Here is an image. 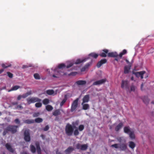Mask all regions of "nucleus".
I'll use <instances>...</instances> for the list:
<instances>
[{"label": "nucleus", "mask_w": 154, "mask_h": 154, "mask_svg": "<svg viewBox=\"0 0 154 154\" xmlns=\"http://www.w3.org/2000/svg\"><path fill=\"white\" fill-rule=\"evenodd\" d=\"M18 104V102H14L12 103L13 105H17Z\"/></svg>", "instance_id": "59"}, {"label": "nucleus", "mask_w": 154, "mask_h": 154, "mask_svg": "<svg viewBox=\"0 0 154 154\" xmlns=\"http://www.w3.org/2000/svg\"><path fill=\"white\" fill-rule=\"evenodd\" d=\"M135 90V88L134 86L132 85L131 87V91H134Z\"/></svg>", "instance_id": "54"}, {"label": "nucleus", "mask_w": 154, "mask_h": 154, "mask_svg": "<svg viewBox=\"0 0 154 154\" xmlns=\"http://www.w3.org/2000/svg\"><path fill=\"white\" fill-rule=\"evenodd\" d=\"M24 139L26 142H29L31 140L29 132L28 131H25L24 132Z\"/></svg>", "instance_id": "10"}, {"label": "nucleus", "mask_w": 154, "mask_h": 154, "mask_svg": "<svg viewBox=\"0 0 154 154\" xmlns=\"http://www.w3.org/2000/svg\"><path fill=\"white\" fill-rule=\"evenodd\" d=\"M34 77L35 79H40V77L39 75L37 73H35L34 75Z\"/></svg>", "instance_id": "44"}, {"label": "nucleus", "mask_w": 154, "mask_h": 154, "mask_svg": "<svg viewBox=\"0 0 154 154\" xmlns=\"http://www.w3.org/2000/svg\"><path fill=\"white\" fill-rule=\"evenodd\" d=\"M133 74L135 75L136 76L137 78H139L140 77L141 79L143 78V75L145 74V78H146L148 76V74L146 73V72L145 71H143L140 72H135L134 71L132 72Z\"/></svg>", "instance_id": "4"}, {"label": "nucleus", "mask_w": 154, "mask_h": 154, "mask_svg": "<svg viewBox=\"0 0 154 154\" xmlns=\"http://www.w3.org/2000/svg\"><path fill=\"white\" fill-rule=\"evenodd\" d=\"M87 59V58H85L82 60H81L80 59H78L76 60L74 63L76 64H77L85 62L86 61Z\"/></svg>", "instance_id": "18"}, {"label": "nucleus", "mask_w": 154, "mask_h": 154, "mask_svg": "<svg viewBox=\"0 0 154 154\" xmlns=\"http://www.w3.org/2000/svg\"><path fill=\"white\" fill-rule=\"evenodd\" d=\"M143 102L146 104H148L149 101V100L148 98V97L146 96H145L143 97Z\"/></svg>", "instance_id": "34"}, {"label": "nucleus", "mask_w": 154, "mask_h": 154, "mask_svg": "<svg viewBox=\"0 0 154 154\" xmlns=\"http://www.w3.org/2000/svg\"><path fill=\"white\" fill-rule=\"evenodd\" d=\"M35 106L36 107H40L42 106V103L40 102H38L35 104Z\"/></svg>", "instance_id": "48"}, {"label": "nucleus", "mask_w": 154, "mask_h": 154, "mask_svg": "<svg viewBox=\"0 0 154 154\" xmlns=\"http://www.w3.org/2000/svg\"><path fill=\"white\" fill-rule=\"evenodd\" d=\"M42 100L37 97H32L26 99V101L28 104L36 102H40Z\"/></svg>", "instance_id": "5"}, {"label": "nucleus", "mask_w": 154, "mask_h": 154, "mask_svg": "<svg viewBox=\"0 0 154 154\" xmlns=\"http://www.w3.org/2000/svg\"><path fill=\"white\" fill-rule=\"evenodd\" d=\"M84 128V126L83 125H79L78 128V130L80 131H82L83 130Z\"/></svg>", "instance_id": "45"}, {"label": "nucleus", "mask_w": 154, "mask_h": 154, "mask_svg": "<svg viewBox=\"0 0 154 154\" xmlns=\"http://www.w3.org/2000/svg\"><path fill=\"white\" fill-rule=\"evenodd\" d=\"M49 128L48 125H47L45 126V128L43 129V130L45 131H46L48 130Z\"/></svg>", "instance_id": "52"}, {"label": "nucleus", "mask_w": 154, "mask_h": 154, "mask_svg": "<svg viewBox=\"0 0 154 154\" xmlns=\"http://www.w3.org/2000/svg\"><path fill=\"white\" fill-rule=\"evenodd\" d=\"M21 87L18 85H15L13 86L11 89L9 91H16L19 88H20Z\"/></svg>", "instance_id": "30"}, {"label": "nucleus", "mask_w": 154, "mask_h": 154, "mask_svg": "<svg viewBox=\"0 0 154 154\" xmlns=\"http://www.w3.org/2000/svg\"><path fill=\"white\" fill-rule=\"evenodd\" d=\"M118 141L120 143H123L124 141H126L124 139H123L122 137H118L117 139Z\"/></svg>", "instance_id": "42"}, {"label": "nucleus", "mask_w": 154, "mask_h": 154, "mask_svg": "<svg viewBox=\"0 0 154 154\" xmlns=\"http://www.w3.org/2000/svg\"><path fill=\"white\" fill-rule=\"evenodd\" d=\"M74 148L72 147L69 146L65 150V152L66 153H70L74 150Z\"/></svg>", "instance_id": "23"}, {"label": "nucleus", "mask_w": 154, "mask_h": 154, "mask_svg": "<svg viewBox=\"0 0 154 154\" xmlns=\"http://www.w3.org/2000/svg\"><path fill=\"white\" fill-rule=\"evenodd\" d=\"M77 74V72H71L68 75H72V76H75Z\"/></svg>", "instance_id": "51"}, {"label": "nucleus", "mask_w": 154, "mask_h": 154, "mask_svg": "<svg viewBox=\"0 0 154 154\" xmlns=\"http://www.w3.org/2000/svg\"><path fill=\"white\" fill-rule=\"evenodd\" d=\"M65 67V64L61 63L58 65V68H56L54 69V71L56 74V75L54 74L52 76L54 78L58 77V76L63 75H65V73L60 71V69H61Z\"/></svg>", "instance_id": "1"}, {"label": "nucleus", "mask_w": 154, "mask_h": 154, "mask_svg": "<svg viewBox=\"0 0 154 154\" xmlns=\"http://www.w3.org/2000/svg\"><path fill=\"white\" fill-rule=\"evenodd\" d=\"M75 83L78 85H85L86 82L85 81L80 80L77 81Z\"/></svg>", "instance_id": "21"}, {"label": "nucleus", "mask_w": 154, "mask_h": 154, "mask_svg": "<svg viewBox=\"0 0 154 154\" xmlns=\"http://www.w3.org/2000/svg\"><path fill=\"white\" fill-rule=\"evenodd\" d=\"M60 112L59 109L56 110L53 112V115L55 116H57L60 115Z\"/></svg>", "instance_id": "29"}, {"label": "nucleus", "mask_w": 154, "mask_h": 154, "mask_svg": "<svg viewBox=\"0 0 154 154\" xmlns=\"http://www.w3.org/2000/svg\"><path fill=\"white\" fill-rule=\"evenodd\" d=\"M8 129L12 134H14L17 131V128H18V126L14 125H10L8 126Z\"/></svg>", "instance_id": "8"}, {"label": "nucleus", "mask_w": 154, "mask_h": 154, "mask_svg": "<svg viewBox=\"0 0 154 154\" xmlns=\"http://www.w3.org/2000/svg\"><path fill=\"white\" fill-rule=\"evenodd\" d=\"M30 147L31 152L33 153H35L36 152V149L34 146L31 145L30 146Z\"/></svg>", "instance_id": "37"}, {"label": "nucleus", "mask_w": 154, "mask_h": 154, "mask_svg": "<svg viewBox=\"0 0 154 154\" xmlns=\"http://www.w3.org/2000/svg\"><path fill=\"white\" fill-rule=\"evenodd\" d=\"M79 121H76L75 122H73L72 123V126L74 128H76V126H78L79 125Z\"/></svg>", "instance_id": "31"}, {"label": "nucleus", "mask_w": 154, "mask_h": 154, "mask_svg": "<svg viewBox=\"0 0 154 154\" xmlns=\"http://www.w3.org/2000/svg\"><path fill=\"white\" fill-rule=\"evenodd\" d=\"M106 79H103L94 82L93 84V85H97L102 84L106 82Z\"/></svg>", "instance_id": "12"}, {"label": "nucleus", "mask_w": 154, "mask_h": 154, "mask_svg": "<svg viewBox=\"0 0 154 154\" xmlns=\"http://www.w3.org/2000/svg\"><path fill=\"white\" fill-rule=\"evenodd\" d=\"M32 66L31 65H29V66L28 65H23V68H26L29 67H32Z\"/></svg>", "instance_id": "55"}, {"label": "nucleus", "mask_w": 154, "mask_h": 154, "mask_svg": "<svg viewBox=\"0 0 154 154\" xmlns=\"http://www.w3.org/2000/svg\"><path fill=\"white\" fill-rule=\"evenodd\" d=\"M88 55L89 56L92 58L96 59L99 55V54L94 52H92L89 54Z\"/></svg>", "instance_id": "22"}, {"label": "nucleus", "mask_w": 154, "mask_h": 154, "mask_svg": "<svg viewBox=\"0 0 154 154\" xmlns=\"http://www.w3.org/2000/svg\"><path fill=\"white\" fill-rule=\"evenodd\" d=\"M40 136L43 139H45V136L44 135L42 134Z\"/></svg>", "instance_id": "58"}, {"label": "nucleus", "mask_w": 154, "mask_h": 154, "mask_svg": "<svg viewBox=\"0 0 154 154\" xmlns=\"http://www.w3.org/2000/svg\"><path fill=\"white\" fill-rule=\"evenodd\" d=\"M102 52L99 54L100 57H106L107 56V54H108L109 51L107 49H103L102 50Z\"/></svg>", "instance_id": "14"}, {"label": "nucleus", "mask_w": 154, "mask_h": 154, "mask_svg": "<svg viewBox=\"0 0 154 154\" xmlns=\"http://www.w3.org/2000/svg\"><path fill=\"white\" fill-rule=\"evenodd\" d=\"M106 62L107 60L106 59L101 60L97 63V67L100 68L102 65L106 63Z\"/></svg>", "instance_id": "15"}, {"label": "nucleus", "mask_w": 154, "mask_h": 154, "mask_svg": "<svg viewBox=\"0 0 154 154\" xmlns=\"http://www.w3.org/2000/svg\"><path fill=\"white\" fill-rule=\"evenodd\" d=\"M46 92L49 95H52L54 93V91L53 90H48L46 91Z\"/></svg>", "instance_id": "35"}, {"label": "nucleus", "mask_w": 154, "mask_h": 154, "mask_svg": "<svg viewBox=\"0 0 154 154\" xmlns=\"http://www.w3.org/2000/svg\"><path fill=\"white\" fill-rule=\"evenodd\" d=\"M17 109L20 108V109H22L23 108V107L20 105H17Z\"/></svg>", "instance_id": "57"}, {"label": "nucleus", "mask_w": 154, "mask_h": 154, "mask_svg": "<svg viewBox=\"0 0 154 154\" xmlns=\"http://www.w3.org/2000/svg\"><path fill=\"white\" fill-rule=\"evenodd\" d=\"M46 109L48 111H51L53 109L52 106L50 105H48L46 106Z\"/></svg>", "instance_id": "40"}, {"label": "nucleus", "mask_w": 154, "mask_h": 154, "mask_svg": "<svg viewBox=\"0 0 154 154\" xmlns=\"http://www.w3.org/2000/svg\"><path fill=\"white\" fill-rule=\"evenodd\" d=\"M123 124L122 122H120L116 127L115 130L116 131H118L123 126Z\"/></svg>", "instance_id": "20"}, {"label": "nucleus", "mask_w": 154, "mask_h": 154, "mask_svg": "<svg viewBox=\"0 0 154 154\" xmlns=\"http://www.w3.org/2000/svg\"><path fill=\"white\" fill-rule=\"evenodd\" d=\"M14 122L16 124H19L20 123V121L18 119H16L14 120Z\"/></svg>", "instance_id": "53"}, {"label": "nucleus", "mask_w": 154, "mask_h": 154, "mask_svg": "<svg viewBox=\"0 0 154 154\" xmlns=\"http://www.w3.org/2000/svg\"><path fill=\"white\" fill-rule=\"evenodd\" d=\"M136 145L135 143L132 141H130L129 143V146L131 149H133L135 147Z\"/></svg>", "instance_id": "26"}, {"label": "nucleus", "mask_w": 154, "mask_h": 154, "mask_svg": "<svg viewBox=\"0 0 154 154\" xmlns=\"http://www.w3.org/2000/svg\"><path fill=\"white\" fill-rule=\"evenodd\" d=\"M73 64L72 63H70L68 65H67L66 66V67L67 68H68L72 66L73 65Z\"/></svg>", "instance_id": "56"}, {"label": "nucleus", "mask_w": 154, "mask_h": 154, "mask_svg": "<svg viewBox=\"0 0 154 154\" xmlns=\"http://www.w3.org/2000/svg\"><path fill=\"white\" fill-rule=\"evenodd\" d=\"M40 115L39 112H35L33 114V116L34 117H37L39 116Z\"/></svg>", "instance_id": "49"}, {"label": "nucleus", "mask_w": 154, "mask_h": 154, "mask_svg": "<svg viewBox=\"0 0 154 154\" xmlns=\"http://www.w3.org/2000/svg\"><path fill=\"white\" fill-rule=\"evenodd\" d=\"M131 80L132 81H133L134 80V77L133 76H132L131 77Z\"/></svg>", "instance_id": "62"}, {"label": "nucleus", "mask_w": 154, "mask_h": 154, "mask_svg": "<svg viewBox=\"0 0 154 154\" xmlns=\"http://www.w3.org/2000/svg\"><path fill=\"white\" fill-rule=\"evenodd\" d=\"M89 100V95H85L82 99V105L83 104L87 103L88 102Z\"/></svg>", "instance_id": "16"}, {"label": "nucleus", "mask_w": 154, "mask_h": 154, "mask_svg": "<svg viewBox=\"0 0 154 154\" xmlns=\"http://www.w3.org/2000/svg\"><path fill=\"white\" fill-rule=\"evenodd\" d=\"M88 146L87 144H81L79 143L77 144L76 146L77 149L82 151L86 150L88 149Z\"/></svg>", "instance_id": "7"}, {"label": "nucleus", "mask_w": 154, "mask_h": 154, "mask_svg": "<svg viewBox=\"0 0 154 154\" xmlns=\"http://www.w3.org/2000/svg\"><path fill=\"white\" fill-rule=\"evenodd\" d=\"M90 66L89 63L86 64L81 69V72L85 71L86 69H88Z\"/></svg>", "instance_id": "27"}, {"label": "nucleus", "mask_w": 154, "mask_h": 154, "mask_svg": "<svg viewBox=\"0 0 154 154\" xmlns=\"http://www.w3.org/2000/svg\"><path fill=\"white\" fill-rule=\"evenodd\" d=\"M56 154H62L60 152H58V151H57L56 152Z\"/></svg>", "instance_id": "63"}, {"label": "nucleus", "mask_w": 154, "mask_h": 154, "mask_svg": "<svg viewBox=\"0 0 154 154\" xmlns=\"http://www.w3.org/2000/svg\"><path fill=\"white\" fill-rule=\"evenodd\" d=\"M124 131L125 133L128 134L131 131L130 130V127L129 126H125L124 128Z\"/></svg>", "instance_id": "25"}, {"label": "nucleus", "mask_w": 154, "mask_h": 154, "mask_svg": "<svg viewBox=\"0 0 154 154\" xmlns=\"http://www.w3.org/2000/svg\"><path fill=\"white\" fill-rule=\"evenodd\" d=\"M79 130L77 128L75 129L74 131H73V134L75 136H77L79 134V133L78 131Z\"/></svg>", "instance_id": "47"}, {"label": "nucleus", "mask_w": 154, "mask_h": 154, "mask_svg": "<svg viewBox=\"0 0 154 154\" xmlns=\"http://www.w3.org/2000/svg\"><path fill=\"white\" fill-rule=\"evenodd\" d=\"M118 56V55L116 52H108V56L109 57H116Z\"/></svg>", "instance_id": "17"}, {"label": "nucleus", "mask_w": 154, "mask_h": 154, "mask_svg": "<svg viewBox=\"0 0 154 154\" xmlns=\"http://www.w3.org/2000/svg\"><path fill=\"white\" fill-rule=\"evenodd\" d=\"M143 83H142L141 85V87H140V88H141V90H143Z\"/></svg>", "instance_id": "60"}, {"label": "nucleus", "mask_w": 154, "mask_h": 154, "mask_svg": "<svg viewBox=\"0 0 154 154\" xmlns=\"http://www.w3.org/2000/svg\"><path fill=\"white\" fill-rule=\"evenodd\" d=\"M127 53V50L126 49H124L122 52L119 54V56L120 57H121L123 55L126 54Z\"/></svg>", "instance_id": "38"}, {"label": "nucleus", "mask_w": 154, "mask_h": 154, "mask_svg": "<svg viewBox=\"0 0 154 154\" xmlns=\"http://www.w3.org/2000/svg\"><path fill=\"white\" fill-rule=\"evenodd\" d=\"M7 74L8 77L10 78H12L13 77V74L9 72H7Z\"/></svg>", "instance_id": "50"}, {"label": "nucleus", "mask_w": 154, "mask_h": 154, "mask_svg": "<svg viewBox=\"0 0 154 154\" xmlns=\"http://www.w3.org/2000/svg\"><path fill=\"white\" fill-rule=\"evenodd\" d=\"M82 109L85 110H86L89 109V106L88 104H83L82 105Z\"/></svg>", "instance_id": "28"}, {"label": "nucleus", "mask_w": 154, "mask_h": 154, "mask_svg": "<svg viewBox=\"0 0 154 154\" xmlns=\"http://www.w3.org/2000/svg\"><path fill=\"white\" fill-rule=\"evenodd\" d=\"M36 147L37 152L38 154H41V150L39 143L38 142H36L35 143Z\"/></svg>", "instance_id": "19"}, {"label": "nucleus", "mask_w": 154, "mask_h": 154, "mask_svg": "<svg viewBox=\"0 0 154 154\" xmlns=\"http://www.w3.org/2000/svg\"><path fill=\"white\" fill-rule=\"evenodd\" d=\"M74 129V128L72 125L67 124L65 128L66 134L69 136H72L73 133Z\"/></svg>", "instance_id": "3"}, {"label": "nucleus", "mask_w": 154, "mask_h": 154, "mask_svg": "<svg viewBox=\"0 0 154 154\" xmlns=\"http://www.w3.org/2000/svg\"><path fill=\"white\" fill-rule=\"evenodd\" d=\"M22 154H28L26 152H22Z\"/></svg>", "instance_id": "64"}, {"label": "nucleus", "mask_w": 154, "mask_h": 154, "mask_svg": "<svg viewBox=\"0 0 154 154\" xmlns=\"http://www.w3.org/2000/svg\"><path fill=\"white\" fill-rule=\"evenodd\" d=\"M49 103V100L48 99H45L43 100V103L44 104L46 105L48 104Z\"/></svg>", "instance_id": "41"}, {"label": "nucleus", "mask_w": 154, "mask_h": 154, "mask_svg": "<svg viewBox=\"0 0 154 154\" xmlns=\"http://www.w3.org/2000/svg\"><path fill=\"white\" fill-rule=\"evenodd\" d=\"M4 70L3 69H0V74L1 73L4 71Z\"/></svg>", "instance_id": "61"}, {"label": "nucleus", "mask_w": 154, "mask_h": 154, "mask_svg": "<svg viewBox=\"0 0 154 154\" xmlns=\"http://www.w3.org/2000/svg\"><path fill=\"white\" fill-rule=\"evenodd\" d=\"M79 99L77 98L74 100L72 104L71 111L72 112L74 111L77 108L78 105Z\"/></svg>", "instance_id": "9"}, {"label": "nucleus", "mask_w": 154, "mask_h": 154, "mask_svg": "<svg viewBox=\"0 0 154 154\" xmlns=\"http://www.w3.org/2000/svg\"><path fill=\"white\" fill-rule=\"evenodd\" d=\"M129 135L130 137L132 139H134L135 138V135L134 133V132L131 131L129 133Z\"/></svg>", "instance_id": "36"}, {"label": "nucleus", "mask_w": 154, "mask_h": 154, "mask_svg": "<svg viewBox=\"0 0 154 154\" xmlns=\"http://www.w3.org/2000/svg\"><path fill=\"white\" fill-rule=\"evenodd\" d=\"M24 122L26 124H30L34 123V121L33 120L27 119L24 121Z\"/></svg>", "instance_id": "33"}, {"label": "nucleus", "mask_w": 154, "mask_h": 154, "mask_svg": "<svg viewBox=\"0 0 154 154\" xmlns=\"http://www.w3.org/2000/svg\"><path fill=\"white\" fill-rule=\"evenodd\" d=\"M67 100L66 95H65L64 99L62 100L60 104V106L61 107L65 103Z\"/></svg>", "instance_id": "32"}, {"label": "nucleus", "mask_w": 154, "mask_h": 154, "mask_svg": "<svg viewBox=\"0 0 154 154\" xmlns=\"http://www.w3.org/2000/svg\"><path fill=\"white\" fill-rule=\"evenodd\" d=\"M122 88L125 89L127 91L129 89V83L127 80H122L121 85Z\"/></svg>", "instance_id": "6"}, {"label": "nucleus", "mask_w": 154, "mask_h": 154, "mask_svg": "<svg viewBox=\"0 0 154 154\" xmlns=\"http://www.w3.org/2000/svg\"><path fill=\"white\" fill-rule=\"evenodd\" d=\"M123 143L120 144H114L111 145V147L115 148H119L122 151H125L127 149V144L126 141H124Z\"/></svg>", "instance_id": "2"}, {"label": "nucleus", "mask_w": 154, "mask_h": 154, "mask_svg": "<svg viewBox=\"0 0 154 154\" xmlns=\"http://www.w3.org/2000/svg\"><path fill=\"white\" fill-rule=\"evenodd\" d=\"M34 121L35 122L39 123L43 121V119L40 118H38L35 119Z\"/></svg>", "instance_id": "39"}, {"label": "nucleus", "mask_w": 154, "mask_h": 154, "mask_svg": "<svg viewBox=\"0 0 154 154\" xmlns=\"http://www.w3.org/2000/svg\"><path fill=\"white\" fill-rule=\"evenodd\" d=\"M31 94V93L29 92H27L26 94H24L22 95H19L17 97V100H20L22 98H25L27 97L29 95Z\"/></svg>", "instance_id": "13"}, {"label": "nucleus", "mask_w": 154, "mask_h": 154, "mask_svg": "<svg viewBox=\"0 0 154 154\" xmlns=\"http://www.w3.org/2000/svg\"><path fill=\"white\" fill-rule=\"evenodd\" d=\"M5 147L6 149L10 152L13 153L15 151L11 146L9 143H7L5 145Z\"/></svg>", "instance_id": "11"}, {"label": "nucleus", "mask_w": 154, "mask_h": 154, "mask_svg": "<svg viewBox=\"0 0 154 154\" xmlns=\"http://www.w3.org/2000/svg\"><path fill=\"white\" fill-rule=\"evenodd\" d=\"M8 131H9L8 130V127H7V128L4 130L3 133V135L5 136L8 133Z\"/></svg>", "instance_id": "46"}, {"label": "nucleus", "mask_w": 154, "mask_h": 154, "mask_svg": "<svg viewBox=\"0 0 154 154\" xmlns=\"http://www.w3.org/2000/svg\"><path fill=\"white\" fill-rule=\"evenodd\" d=\"M11 64L8 65L7 63H3L2 64V66L4 68H6L8 67L11 66Z\"/></svg>", "instance_id": "43"}, {"label": "nucleus", "mask_w": 154, "mask_h": 154, "mask_svg": "<svg viewBox=\"0 0 154 154\" xmlns=\"http://www.w3.org/2000/svg\"><path fill=\"white\" fill-rule=\"evenodd\" d=\"M130 69V67L126 66L124 67V73L125 74L128 73Z\"/></svg>", "instance_id": "24"}]
</instances>
